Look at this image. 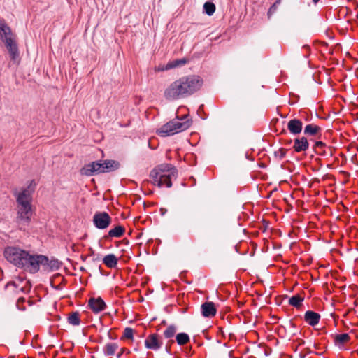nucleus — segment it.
I'll return each instance as SVG.
<instances>
[{
  "instance_id": "2",
  "label": "nucleus",
  "mask_w": 358,
  "mask_h": 358,
  "mask_svg": "<svg viewBox=\"0 0 358 358\" xmlns=\"http://www.w3.org/2000/svg\"><path fill=\"white\" fill-rule=\"evenodd\" d=\"M203 83V79L196 75L183 76L171 83L164 90L167 100H177L190 96L199 91Z\"/></svg>"
},
{
  "instance_id": "29",
  "label": "nucleus",
  "mask_w": 358,
  "mask_h": 358,
  "mask_svg": "<svg viewBox=\"0 0 358 358\" xmlns=\"http://www.w3.org/2000/svg\"><path fill=\"white\" fill-rule=\"evenodd\" d=\"M325 146V144L322 141H317L315 144V148L316 150V152L319 154H322L319 151V150H322Z\"/></svg>"
},
{
  "instance_id": "20",
  "label": "nucleus",
  "mask_w": 358,
  "mask_h": 358,
  "mask_svg": "<svg viewBox=\"0 0 358 358\" xmlns=\"http://www.w3.org/2000/svg\"><path fill=\"white\" fill-rule=\"evenodd\" d=\"M187 60L185 58L172 60L168 62V68L174 69L178 66H184L187 64Z\"/></svg>"
},
{
  "instance_id": "12",
  "label": "nucleus",
  "mask_w": 358,
  "mask_h": 358,
  "mask_svg": "<svg viewBox=\"0 0 358 358\" xmlns=\"http://www.w3.org/2000/svg\"><path fill=\"white\" fill-rule=\"evenodd\" d=\"M201 311L203 317H212L215 315L217 310L213 302H206L201 305Z\"/></svg>"
},
{
  "instance_id": "35",
  "label": "nucleus",
  "mask_w": 358,
  "mask_h": 358,
  "mask_svg": "<svg viewBox=\"0 0 358 358\" xmlns=\"http://www.w3.org/2000/svg\"><path fill=\"white\" fill-rule=\"evenodd\" d=\"M357 18H358V15H357Z\"/></svg>"
},
{
  "instance_id": "23",
  "label": "nucleus",
  "mask_w": 358,
  "mask_h": 358,
  "mask_svg": "<svg viewBox=\"0 0 358 358\" xmlns=\"http://www.w3.org/2000/svg\"><path fill=\"white\" fill-rule=\"evenodd\" d=\"M68 322L72 325H78L80 324L79 313L75 312L70 314L68 317Z\"/></svg>"
},
{
  "instance_id": "3",
  "label": "nucleus",
  "mask_w": 358,
  "mask_h": 358,
  "mask_svg": "<svg viewBox=\"0 0 358 358\" xmlns=\"http://www.w3.org/2000/svg\"><path fill=\"white\" fill-rule=\"evenodd\" d=\"M152 182L158 187H171L172 180L178 176L176 169L171 164H164L155 167L150 174Z\"/></svg>"
},
{
  "instance_id": "22",
  "label": "nucleus",
  "mask_w": 358,
  "mask_h": 358,
  "mask_svg": "<svg viewBox=\"0 0 358 358\" xmlns=\"http://www.w3.org/2000/svg\"><path fill=\"white\" fill-rule=\"evenodd\" d=\"M176 341L178 345H185L189 341V336L185 333H180L176 335Z\"/></svg>"
},
{
  "instance_id": "16",
  "label": "nucleus",
  "mask_w": 358,
  "mask_h": 358,
  "mask_svg": "<svg viewBox=\"0 0 358 358\" xmlns=\"http://www.w3.org/2000/svg\"><path fill=\"white\" fill-rule=\"evenodd\" d=\"M118 349L119 345L117 343L110 342L104 345L103 352L106 356H112L115 354Z\"/></svg>"
},
{
  "instance_id": "4",
  "label": "nucleus",
  "mask_w": 358,
  "mask_h": 358,
  "mask_svg": "<svg viewBox=\"0 0 358 358\" xmlns=\"http://www.w3.org/2000/svg\"><path fill=\"white\" fill-rule=\"evenodd\" d=\"M190 125L191 122L187 117L176 118L160 127L157 134L162 137L172 136L187 129Z\"/></svg>"
},
{
  "instance_id": "18",
  "label": "nucleus",
  "mask_w": 358,
  "mask_h": 358,
  "mask_svg": "<svg viewBox=\"0 0 358 358\" xmlns=\"http://www.w3.org/2000/svg\"><path fill=\"white\" fill-rule=\"evenodd\" d=\"M124 228L122 226H117L108 231V236L110 237H121L124 233Z\"/></svg>"
},
{
  "instance_id": "33",
  "label": "nucleus",
  "mask_w": 358,
  "mask_h": 358,
  "mask_svg": "<svg viewBox=\"0 0 358 358\" xmlns=\"http://www.w3.org/2000/svg\"><path fill=\"white\" fill-rule=\"evenodd\" d=\"M320 0H313V1L314 2V3H317Z\"/></svg>"
},
{
  "instance_id": "31",
  "label": "nucleus",
  "mask_w": 358,
  "mask_h": 358,
  "mask_svg": "<svg viewBox=\"0 0 358 358\" xmlns=\"http://www.w3.org/2000/svg\"><path fill=\"white\" fill-rule=\"evenodd\" d=\"M130 351L129 350H127V348H122L120 349V352L117 354V358H120V357L124 354V353H129Z\"/></svg>"
},
{
  "instance_id": "28",
  "label": "nucleus",
  "mask_w": 358,
  "mask_h": 358,
  "mask_svg": "<svg viewBox=\"0 0 358 358\" xmlns=\"http://www.w3.org/2000/svg\"><path fill=\"white\" fill-rule=\"evenodd\" d=\"M280 0H277L269 8L268 11V17H271V15L275 12L278 5L280 4Z\"/></svg>"
},
{
  "instance_id": "11",
  "label": "nucleus",
  "mask_w": 358,
  "mask_h": 358,
  "mask_svg": "<svg viewBox=\"0 0 358 358\" xmlns=\"http://www.w3.org/2000/svg\"><path fill=\"white\" fill-rule=\"evenodd\" d=\"M88 306L94 313H99L106 308V303L101 297L90 298Z\"/></svg>"
},
{
  "instance_id": "7",
  "label": "nucleus",
  "mask_w": 358,
  "mask_h": 358,
  "mask_svg": "<svg viewBox=\"0 0 358 358\" xmlns=\"http://www.w3.org/2000/svg\"><path fill=\"white\" fill-rule=\"evenodd\" d=\"M35 189V183L31 182L25 189H22L17 196V206H31L32 193Z\"/></svg>"
},
{
  "instance_id": "5",
  "label": "nucleus",
  "mask_w": 358,
  "mask_h": 358,
  "mask_svg": "<svg viewBox=\"0 0 358 358\" xmlns=\"http://www.w3.org/2000/svg\"><path fill=\"white\" fill-rule=\"evenodd\" d=\"M119 167V163L113 160L103 162H94L85 165L80 170V173L84 176H93L102 173L116 170Z\"/></svg>"
},
{
  "instance_id": "24",
  "label": "nucleus",
  "mask_w": 358,
  "mask_h": 358,
  "mask_svg": "<svg viewBox=\"0 0 358 358\" xmlns=\"http://www.w3.org/2000/svg\"><path fill=\"white\" fill-rule=\"evenodd\" d=\"M303 299L299 295H295L292 296L289 300V303L290 305L294 306V307H299L301 304V302L303 301Z\"/></svg>"
},
{
  "instance_id": "32",
  "label": "nucleus",
  "mask_w": 358,
  "mask_h": 358,
  "mask_svg": "<svg viewBox=\"0 0 358 358\" xmlns=\"http://www.w3.org/2000/svg\"><path fill=\"white\" fill-rule=\"evenodd\" d=\"M159 211H160V214L162 215H164L166 213V212H167V209H166L164 208H161Z\"/></svg>"
},
{
  "instance_id": "34",
  "label": "nucleus",
  "mask_w": 358,
  "mask_h": 358,
  "mask_svg": "<svg viewBox=\"0 0 358 358\" xmlns=\"http://www.w3.org/2000/svg\"><path fill=\"white\" fill-rule=\"evenodd\" d=\"M304 48H308V45H305Z\"/></svg>"
},
{
  "instance_id": "19",
  "label": "nucleus",
  "mask_w": 358,
  "mask_h": 358,
  "mask_svg": "<svg viewBox=\"0 0 358 358\" xmlns=\"http://www.w3.org/2000/svg\"><path fill=\"white\" fill-rule=\"evenodd\" d=\"M321 130L320 127L315 124H308L304 129V133L309 135H315Z\"/></svg>"
},
{
  "instance_id": "30",
  "label": "nucleus",
  "mask_w": 358,
  "mask_h": 358,
  "mask_svg": "<svg viewBox=\"0 0 358 358\" xmlns=\"http://www.w3.org/2000/svg\"><path fill=\"white\" fill-rule=\"evenodd\" d=\"M171 69L170 68H168V63L164 64H160L155 68V71H168Z\"/></svg>"
},
{
  "instance_id": "17",
  "label": "nucleus",
  "mask_w": 358,
  "mask_h": 358,
  "mask_svg": "<svg viewBox=\"0 0 358 358\" xmlns=\"http://www.w3.org/2000/svg\"><path fill=\"white\" fill-rule=\"evenodd\" d=\"M103 262L108 268H115L117 264V258L113 254L107 255L103 257Z\"/></svg>"
},
{
  "instance_id": "21",
  "label": "nucleus",
  "mask_w": 358,
  "mask_h": 358,
  "mask_svg": "<svg viewBox=\"0 0 358 358\" xmlns=\"http://www.w3.org/2000/svg\"><path fill=\"white\" fill-rule=\"evenodd\" d=\"M215 5L212 2H206L203 5L204 13L211 16L215 11Z\"/></svg>"
},
{
  "instance_id": "6",
  "label": "nucleus",
  "mask_w": 358,
  "mask_h": 358,
  "mask_svg": "<svg viewBox=\"0 0 358 358\" xmlns=\"http://www.w3.org/2000/svg\"><path fill=\"white\" fill-rule=\"evenodd\" d=\"M1 33L4 36V43L8 52L10 59L18 64L20 60L18 47L16 43V36L11 31L10 27L1 22Z\"/></svg>"
},
{
  "instance_id": "1",
  "label": "nucleus",
  "mask_w": 358,
  "mask_h": 358,
  "mask_svg": "<svg viewBox=\"0 0 358 358\" xmlns=\"http://www.w3.org/2000/svg\"><path fill=\"white\" fill-rule=\"evenodd\" d=\"M3 255L10 263L32 273L39 270L40 265L46 266L48 262L45 256L32 255L17 247L6 248Z\"/></svg>"
},
{
  "instance_id": "25",
  "label": "nucleus",
  "mask_w": 358,
  "mask_h": 358,
  "mask_svg": "<svg viewBox=\"0 0 358 358\" xmlns=\"http://www.w3.org/2000/svg\"><path fill=\"white\" fill-rule=\"evenodd\" d=\"M176 332V328L173 325L169 326L164 332V335L166 338H172Z\"/></svg>"
},
{
  "instance_id": "10",
  "label": "nucleus",
  "mask_w": 358,
  "mask_h": 358,
  "mask_svg": "<svg viewBox=\"0 0 358 358\" xmlns=\"http://www.w3.org/2000/svg\"><path fill=\"white\" fill-rule=\"evenodd\" d=\"M162 345V342L157 334L149 335L145 340V345L148 349L157 350Z\"/></svg>"
},
{
  "instance_id": "14",
  "label": "nucleus",
  "mask_w": 358,
  "mask_h": 358,
  "mask_svg": "<svg viewBox=\"0 0 358 358\" xmlns=\"http://www.w3.org/2000/svg\"><path fill=\"white\" fill-rule=\"evenodd\" d=\"M309 144L306 137H301L294 140V145L293 146L294 150L297 152L306 151L308 150Z\"/></svg>"
},
{
  "instance_id": "9",
  "label": "nucleus",
  "mask_w": 358,
  "mask_h": 358,
  "mask_svg": "<svg viewBox=\"0 0 358 358\" xmlns=\"http://www.w3.org/2000/svg\"><path fill=\"white\" fill-rule=\"evenodd\" d=\"M33 214L31 206H17L16 220L18 223H29Z\"/></svg>"
},
{
  "instance_id": "8",
  "label": "nucleus",
  "mask_w": 358,
  "mask_h": 358,
  "mask_svg": "<svg viewBox=\"0 0 358 358\" xmlns=\"http://www.w3.org/2000/svg\"><path fill=\"white\" fill-rule=\"evenodd\" d=\"M111 222L112 219L106 212H96L93 216V223L99 229L108 228Z\"/></svg>"
},
{
  "instance_id": "26",
  "label": "nucleus",
  "mask_w": 358,
  "mask_h": 358,
  "mask_svg": "<svg viewBox=\"0 0 358 358\" xmlns=\"http://www.w3.org/2000/svg\"><path fill=\"white\" fill-rule=\"evenodd\" d=\"M124 338L127 339H133L134 331L131 328L127 327L124 331Z\"/></svg>"
},
{
  "instance_id": "15",
  "label": "nucleus",
  "mask_w": 358,
  "mask_h": 358,
  "mask_svg": "<svg viewBox=\"0 0 358 358\" xmlns=\"http://www.w3.org/2000/svg\"><path fill=\"white\" fill-rule=\"evenodd\" d=\"M320 315L313 311H307L305 314L306 322L311 326H315L319 322Z\"/></svg>"
},
{
  "instance_id": "27",
  "label": "nucleus",
  "mask_w": 358,
  "mask_h": 358,
  "mask_svg": "<svg viewBox=\"0 0 358 358\" xmlns=\"http://www.w3.org/2000/svg\"><path fill=\"white\" fill-rule=\"evenodd\" d=\"M336 338L337 341L344 343L349 340L350 337L347 334H342L337 335Z\"/></svg>"
},
{
  "instance_id": "13",
  "label": "nucleus",
  "mask_w": 358,
  "mask_h": 358,
  "mask_svg": "<svg viewBox=\"0 0 358 358\" xmlns=\"http://www.w3.org/2000/svg\"><path fill=\"white\" fill-rule=\"evenodd\" d=\"M303 123L301 120L293 119L289 121L287 124V129L292 134H299L302 131Z\"/></svg>"
}]
</instances>
